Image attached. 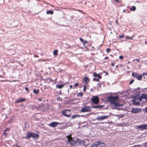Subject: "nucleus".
<instances>
[{"label": "nucleus", "instance_id": "obj_1", "mask_svg": "<svg viewBox=\"0 0 147 147\" xmlns=\"http://www.w3.org/2000/svg\"><path fill=\"white\" fill-rule=\"evenodd\" d=\"M119 98V96H113L111 95L107 97V99L110 102L111 107L112 109H121L119 107V103L116 102Z\"/></svg>", "mask_w": 147, "mask_h": 147}, {"label": "nucleus", "instance_id": "obj_2", "mask_svg": "<svg viewBox=\"0 0 147 147\" xmlns=\"http://www.w3.org/2000/svg\"><path fill=\"white\" fill-rule=\"evenodd\" d=\"M91 147H104L105 144L100 141H97L94 142L93 144L91 145Z\"/></svg>", "mask_w": 147, "mask_h": 147}, {"label": "nucleus", "instance_id": "obj_3", "mask_svg": "<svg viewBox=\"0 0 147 147\" xmlns=\"http://www.w3.org/2000/svg\"><path fill=\"white\" fill-rule=\"evenodd\" d=\"M92 102L94 104H98L99 103V98L97 96H93L91 99Z\"/></svg>", "mask_w": 147, "mask_h": 147}, {"label": "nucleus", "instance_id": "obj_4", "mask_svg": "<svg viewBox=\"0 0 147 147\" xmlns=\"http://www.w3.org/2000/svg\"><path fill=\"white\" fill-rule=\"evenodd\" d=\"M140 102H146L147 101V94H142L139 97Z\"/></svg>", "mask_w": 147, "mask_h": 147}, {"label": "nucleus", "instance_id": "obj_5", "mask_svg": "<svg viewBox=\"0 0 147 147\" xmlns=\"http://www.w3.org/2000/svg\"><path fill=\"white\" fill-rule=\"evenodd\" d=\"M142 109L140 108H133L132 109L131 112L133 114H136L141 112Z\"/></svg>", "mask_w": 147, "mask_h": 147}, {"label": "nucleus", "instance_id": "obj_6", "mask_svg": "<svg viewBox=\"0 0 147 147\" xmlns=\"http://www.w3.org/2000/svg\"><path fill=\"white\" fill-rule=\"evenodd\" d=\"M91 111V109L89 106H86L82 108L80 110V111L81 112H90Z\"/></svg>", "mask_w": 147, "mask_h": 147}, {"label": "nucleus", "instance_id": "obj_7", "mask_svg": "<svg viewBox=\"0 0 147 147\" xmlns=\"http://www.w3.org/2000/svg\"><path fill=\"white\" fill-rule=\"evenodd\" d=\"M109 116V115H106L102 116H98L96 118V119L99 121H101L104 119H107L108 118Z\"/></svg>", "mask_w": 147, "mask_h": 147}, {"label": "nucleus", "instance_id": "obj_8", "mask_svg": "<svg viewBox=\"0 0 147 147\" xmlns=\"http://www.w3.org/2000/svg\"><path fill=\"white\" fill-rule=\"evenodd\" d=\"M147 124L145 125H141L137 126V129H140L141 130H143L145 129H147Z\"/></svg>", "mask_w": 147, "mask_h": 147}, {"label": "nucleus", "instance_id": "obj_9", "mask_svg": "<svg viewBox=\"0 0 147 147\" xmlns=\"http://www.w3.org/2000/svg\"><path fill=\"white\" fill-rule=\"evenodd\" d=\"M60 123L58 122H53L49 124V126L52 127H57L58 125H60Z\"/></svg>", "mask_w": 147, "mask_h": 147}, {"label": "nucleus", "instance_id": "obj_10", "mask_svg": "<svg viewBox=\"0 0 147 147\" xmlns=\"http://www.w3.org/2000/svg\"><path fill=\"white\" fill-rule=\"evenodd\" d=\"M32 132L29 131L27 132L26 136L24 137V138L27 139H30L31 138H32Z\"/></svg>", "mask_w": 147, "mask_h": 147}, {"label": "nucleus", "instance_id": "obj_11", "mask_svg": "<svg viewBox=\"0 0 147 147\" xmlns=\"http://www.w3.org/2000/svg\"><path fill=\"white\" fill-rule=\"evenodd\" d=\"M76 141H74L71 139H69L67 141V143H69L70 144L72 145H74L75 144Z\"/></svg>", "mask_w": 147, "mask_h": 147}, {"label": "nucleus", "instance_id": "obj_12", "mask_svg": "<svg viewBox=\"0 0 147 147\" xmlns=\"http://www.w3.org/2000/svg\"><path fill=\"white\" fill-rule=\"evenodd\" d=\"M67 111H70V110L67 109L64 110L62 111V113L63 115L67 117H68L70 116V114L68 115L66 114V112Z\"/></svg>", "mask_w": 147, "mask_h": 147}, {"label": "nucleus", "instance_id": "obj_13", "mask_svg": "<svg viewBox=\"0 0 147 147\" xmlns=\"http://www.w3.org/2000/svg\"><path fill=\"white\" fill-rule=\"evenodd\" d=\"M28 107L29 109L32 110H34L38 108L35 105H29Z\"/></svg>", "mask_w": 147, "mask_h": 147}, {"label": "nucleus", "instance_id": "obj_14", "mask_svg": "<svg viewBox=\"0 0 147 147\" xmlns=\"http://www.w3.org/2000/svg\"><path fill=\"white\" fill-rule=\"evenodd\" d=\"M26 99L25 98H22L21 99H19L17 100H16L15 102V103H20L26 100Z\"/></svg>", "mask_w": 147, "mask_h": 147}, {"label": "nucleus", "instance_id": "obj_15", "mask_svg": "<svg viewBox=\"0 0 147 147\" xmlns=\"http://www.w3.org/2000/svg\"><path fill=\"white\" fill-rule=\"evenodd\" d=\"M103 105H97V106H92L91 107L92 108H99L101 109L102 108V107H103Z\"/></svg>", "mask_w": 147, "mask_h": 147}, {"label": "nucleus", "instance_id": "obj_16", "mask_svg": "<svg viewBox=\"0 0 147 147\" xmlns=\"http://www.w3.org/2000/svg\"><path fill=\"white\" fill-rule=\"evenodd\" d=\"M128 123H118L117 124V125L119 126H122L123 127H124L125 126H127Z\"/></svg>", "mask_w": 147, "mask_h": 147}, {"label": "nucleus", "instance_id": "obj_17", "mask_svg": "<svg viewBox=\"0 0 147 147\" xmlns=\"http://www.w3.org/2000/svg\"><path fill=\"white\" fill-rule=\"evenodd\" d=\"M83 81L85 82L86 84H88V82L89 81V79L88 77H84L83 79Z\"/></svg>", "mask_w": 147, "mask_h": 147}, {"label": "nucleus", "instance_id": "obj_18", "mask_svg": "<svg viewBox=\"0 0 147 147\" xmlns=\"http://www.w3.org/2000/svg\"><path fill=\"white\" fill-rule=\"evenodd\" d=\"M39 136V135L38 134L34 133L32 132V138H38Z\"/></svg>", "mask_w": 147, "mask_h": 147}, {"label": "nucleus", "instance_id": "obj_19", "mask_svg": "<svg viewBox=\"0 0 147 147\" xmlns=\"http://www.w3.org/2000/svg\"><path fill=\"white\" fill-rule=\"evenodd\" d=\"M64 86V84L57 85L56 87L58 88H63Z\"/></svg>", "mask_w": 147, "mask_h": 147}, {"label": "nucleus", "instance_id": "obj_20", "mask_svg": "<svg viewBox=\"0 0 147 147\" xmlns=\"http://www.w3.org/2000/svg\"><path fill=\"white\" fill-rule=\"evenodd\" d=\"M46 13L47 14H51L52 15L53 13V11L52 10H48L46 11Z\"/></svg>", "mask_w": 147, "mask_h": 147}, {"label": "nucleus", "instance_id": "obj_21", "mask_svg": "<svg viewBox=\"0 0 147 147\" xmlns=\"http://www.w3.org/2000/svg\"><path fill=\"white\" fill-rule=\"evenodd\" d=\"M115 116L116 117H118V119H119L121 117H123L124 116V115H121V114H116L115 115Z\"/></svg>", "mask_w": 147, "mask_h": 147}, {"label": "nucleus", "instance_id": "obj_22", "mask_svg": "<svg viewBox=\"0 0 147 147\" xmlns=\"http://www.w3.org/2000/svg\"><path fill=\"white\" fill-rule=\"evenodd\" d=\"M39 89L36 90L34 89L33 90V92L36 95L39 92Z\"/></svg>", "mask_w": 147, "mask_h": 147}, {"label": "nucleus", "instance_id": "obj_23", "mask_svg": "<svg viewBox=\"0 0 147 147\" xmlns=\"http://www.w3.org/2000/svg\"><path fill=\"white\" fill-rule=\"evenodd\" d=\"M142 75L140 74V75L137 76L136 77V79L138 80H142Z\"/></svg>", "mask_w": 147, "mask_h": 147}, {"label": "nucleus", "instance_id": "obj_24", "mask_svg": "<svg viewBox=\"0 0 147 147\" xmlns=\"http://www.w3.org/2000/svg\"><path fill=\"white\" fill-rule=\"evenodd\" d=\"M131 11H134L136 10V8L135 6H132L130 8Z\"/></svg>", "mask_w": 147, "mask_h": 147}, {"label": "nucleus", "instance_id": "obj_25", "mask_svg": "<svg viewBox=\"0 0 147 147\" xmlns=\"http://www.w3.org/2000/svg\"><path fill=\"white\" fill-rule=\"evenodd\" d=\"M136 100H133V104L135 105H138L140 104V103L138 102H136Z\"/></svg>", "mask_w": 147, "mask_h": 147}, {"label": "nucleus", "instance_id": "obj_26", "mask_svg": "<svg viewBox=\"0 0 147 147\" xmlns=\"http://www.w3.org/2000/svg\"><path fill=\"white\" fill-rule=\"evenodd\" d=\"M138 74L137 73H134V72H133L132 74V76L134 77H136L138 75Z\"/></svg>", "mask_w": 147, "mask_h": 147}, {"label": "nucleus", "instance_id": "obj_27", "mask_svg": "<svg viewBox=\"0 0 147 147\" xmlns=\"http://www.w3.org/2000/svg\"><path fill=\"white\" fill-rule=\"evenodd\" d=\"M71 116L72 117L71 119H74V118H76V117H80V115H78L76 114V115H72Z\"/></svg>", "mask_w": 147, "mask_h": 147}, {"label": "nucleus", "instance_id": "obj_28", "mask_svg": "<svg viewBox=\"0 0 147 147\" xmlns=\"http://www.w3.org/2000/svg\"><path fill=\"white\" fill-rule=\"evenodd\" d=\"M84 95V94L82 92H79L77 94V96L78 97L79 96H80L82 97Z\"/></svg>", "mask_w": 147, "mask_h": 147}, {"label": "nucleus", "instance_id": "obj_29", "mask_svg": "<svg viewBox=\"0 0 147 147\" xmlns=\"http://www.w3.org/2000/svg\"><path fill=\"white\" fill-rule=\"evenodd\" d=\"M134 99L133 100H139V97L138 98V95H136L134 96Z\"/></svg>", "mask_w": 147, "mask_h": 147}, {"label": "nucleus", "instance_id": "obj_30", "mask_svg": "<svg viewBox=\"0 0 147 147\" xmlns=\"http://www.w3.org/2000/svg\"><path fill=\"white\" fill-rule=\"evenodd\" d=\"M58 54V51L57 50H55L54 51L53 55H57Z\"/></svg>", "mask_w": 147, "mask_h": 147}, {"label": "nucleus", "instance_id": "obj_31", "mask_svg": "<svg viewBox=\"0 0 147 147\" xmlns=\"http://www.w3.org/2000/svg\"><path fill=\"white\" fill-rule=\"evenodd\" d=\"M90 115V114L89 113V114H86L85 115H80V116H81V117H87L89 116Z\"/></svg>", "mask_w": 147, "mask_h": 147}, {"label": "nucleus", "instance_id": "obj_32", "mask_svg": "<svg viewBox=\"0 0 147 147\" xmlns=\"http://www.w3.org/2000/svg\"><path fill=\"white\" fill-rule=\"evenodd\" d=\"M88 43V41L87 40H85L84 41L83 43V46H84L86 48L87 47L85 45V44Z\"/></svg>", "mask_w": 147, "mask_h": 147}, {"label": "nucleus", "instance_id": "obj_33", "mask_svg": "<svg viewBox=\"0 0 147 147\" xmlns=\"http://www.w3.org/2000/svg\"><path fill=\"white\" fill-rule=\"evenodd\" d=\"M93 81H96L97 82H98L99 81V79H98V78H94L93 79Z\"/></svg>", "mask_w": 147, "mask_h": 147}, {"label": "nucleus", "instance_id": "obj_34", "mask_svg": "<svg viewBox=\"0 0 147 147\" xmlns=\"http://www.w3.org/2000/svg\"><path fill=\"white\" fill-rule=\"evenodd\" d=\"M98 74H97L96 73H94L93 74V76H94L95 77H97Z\"/></svg>", "mask_w": 147, "mask_h": 147}, {"label": "nucleus", "instance_id": "obj_35", "mask_svg": "<svg viewBox=\"0 0 147 147\" xmlns=\"http://www.w3.org/2000/svg\"><path fill=\"white\" fill-rule=\"evenodd\" d=\"M110 51V48H107L106 49V52L107 53L109 52Z\"/></svg>", "mask_w": 147, "mask_h": 147}, {"label": "nucleus", "instance_id": "obj_36", "mask_svg": "<svg viewBox=\"0 0 147 147\" xmlns=\"http://www.w3.org/2000/svg\"><path fill=\"white\" fill-rule=\"evenodd\" d=\"M144 147H147V142L143 144Z\"/></svg>", "mask_w": 147, "mask_h": 147}, {"label": "nucleus", "instance_id": "obj_37", "mask_svg": "<svg viewBox=\"0 0 147 147\" xmlns=\"http://www.w3.org/2000/svg\"><path fill=\"white\" fill-rule=\"evenodd\" d=\"M8 131L9 130H8V129H5L4 130V133H3V134H8V133H6V131Z\"/></svg>", "mask_w": 147, "mask_h": 147}, {"label": "nucleus", "instance_id": "obj_38", "mask_svg": "<svg viewBox=\"0 0 147 147\" xmlns=\"http://www.w3.org/2000/svg\"><path fill=\"white\" fill-rule=\"evenodd\" d=\"M98 79H100L102 78V77L99 74H98V76H97Z\"/></svg>", "mask_w": 147, "mask_h": 147}, {"label": "nucleus", "instance_id": "obj_39", "mask_svg": "<svg viewBox=\"0 0 147 147\" xmlns=\"http://www.w3.org/2000/svg\"><path fill=\"white\" fill-rule=\"evenodd\" d=\"M48 79H49V81L48 82V83H49L50 82H53V80L49 78H48Z\"/></svg>", "mask_w": 147, "mask_h": 147}, {"label": "nucleus", "instance_id": "obj_40", "mask_svg": "<svg viewBox=\"0 0 147 147\" xmlns=\"http://www.w3.org/2000/svg\"><path fill=\"white\" fill-rule=\"evenodd\" d=\"M134 82V79L132 80L129 82V84H131Z\"/></svg>", "mask_w": 147, "mask_h": 147}, {"label": "nucleus", "instance_id": "obj_41", "mask_svg": "<svg viewBox=\"0 0 147 147\" xmlns=\"http://www.w3.org/2000/svg\"><path fill=\"white\" fill-rule=\"evenodd\" d=\"M86 85H85L84 86V88L83 89V90L84 91H86Z\"/></svg>", "mask_w": 147, "mask_h": 147}, {"label": "nucleus", "instance_id": "obj_42", "mask_svg": "<svg viewBox=\"0 0 147 147\" xmlns=\"http://www.w3.org/2000/svg\"><path fill=\"white\" fill-rule=\"evenodd\" d=\"M126 37L127 38V39H133V37L130 38L129 36H126Z\"/></svg>", "mask_w": 147, "mask_h": 147}, {"label": "nucleus", "instance_id": "obj_43", "mask_svg": "<svg viewBox=\"0 0 147 147\" xmlns=\"http://www.w3.org/2000/svg\"><path fill=\"white\" fill-rule=\"evenodd\" d=\"M142 76H147V73H145V72H144L142 74Z\"/></svg>", "mask_w": 147, "mask_h": 147}, {"label": "nucleus", "instance_id": "obj_44", "mask_svg": "<svg viewBox=\"0 0 147 147\" xmlns=\"http://www.w3.org/2000/svg\"><path fill=\"white\" fill-rule=\"evenodd\" d=\"M80 40L82 43H83V42H84L83 39L82 38H80Z\"/></svg>", "mask_w": 147, "mask_h": 147}, {"label": "nucleus", "instance_id": "obj_45", "mask_svg": "<svg viewBox=\"0 0 147 147\" xmlns=\"http://www.w3.org/2000/svg\"><path fill=\"white\" fill-rule=\"evenodd\" d=\"M74 85L75 87H76L77 86H78V83H76L74 84Z\"/></svg>", "mask_w": 147, "mask_h": 147}, {"label": "nucleus", "instance_id": "obj_46", "mask_svg": "<svg viewBox=\"0 0 147 147\" xmlns=\"http://www.w3.org/2000/svg\"><path fill=\"white\" fill-rule=\"evenodd\" d=\"M124 36V35L123 34H122V35H120L119 36V37L120 38H122Z\"/></svg>", "mask_w": 147, "mask_h": 147}, {"label": "nucleus", "instance_id": "obj_47", "mask_svg": "<svg viewBox=\"0 0 147 147\" xmlns=\"http://www.w3.org/2000/svg\"><path fill=\"white\" fill-rule=\"evenodd\" d=\"M143 110H145V113H147V106L145 108V109H143Z\"/></svg>", "mask_w": 147, "mask_h": 147}, {"label": "nucleus", "instance_id": "obj_48", "mask_svg": "<svg viewBox=\"0 0 147 147\" xmlns=\"http://www.w3.org/2000/svg\"><path fill=\"white\" fill-rule=\"evenodd\" d=\"M123 57L122 56H119V58L120 59H123Z\"/></svg>", "mask_w": 147, "mask_h": 147}, {"label": "nucleus", "instance_id": "obj_49", "mask_svg": "<svg viewBox=\"0 0 147 147\" xmlns=\"http://www.w3.org/2000/svg\"><path fill=\"white\" fill-rule=\"evenodd\" d=\"M97 86L98 87H100L101 86L100 84V83L97 84Z\"/></svg>", "mask_w": 147, "mask_h": 147}, {"label": "nucleus", "instance_id": "obj_50", "mask_svg": "<svg viewBox=\"0 0 147 147\" xmlns=\"http://www.w3.org/2000/svg\"><path fill=\"white\" fill-rule=\"evenodd\" d=\"M71 136V135H70L69 136H67V138L68 139V140L69 139H70L69 138L70 136Z\"/></svg>", "mask_w": 147, "mask_h": 147}, {"label": "nucleus", "instance_id": "obj_51", "mask_svg": "<svg viewBox=\"0 0 147 147\" xmlns=\"http://www.w3.org/2000/svg\"><path fill=\"white\" fill-rule=\"evenodd\" d=\"M44 80L45 82H47L49 80V79H48V78H47L45 79H44Z\"/></svg>", "mask_w": 147, "mask_h": 147}, {"label": "nucleus", "instance_id": "obj_52", "mask_svg": "<svg viewBox=\"0 0 147 147\" xmlns=\"http://www.w3.org/2000/svg\"><path fill=\"white\" fill-rule=\"evenodd\" d=\"M25 90H26V91H28V88L27 87H26L25 88Z\"/></svg>", "mask_w": 147, "mask_h": 147}, {"label": "nucleus", "instance_id": "obj_53", "mask_svg": "<svg viewBox=\"0 0 147 147\" xmlns=\"http://www.w3.org/2000/svg\"><path fill=\"white\" fill-rule=\"evenodd\" d=\"M134 61H140V59H136L135 60H134Z\"/></svg>", "mask_w": 147, "mask_h": 147}, {"label": "nucleus", "instance_id": "obj_54", "mask_svg": "<svg viewBox=\"0 0 147 147\" xmlns=\"http://www.w3.org/2000/svg\"><path fill=\"white\" fill-rule=\"evenodd\" d=\"M123 104H119V107H120V106H123Z\"/></svg>", "mask_w": 147, "mask_h": 147}, {"label": "nucleus", "instance_id": "obj_55", "mask_svg": "<svg viewBox=\"0 0 147 147\" xmlns=\"http://www.w3.org/2000/svg\"><path fill=\"white\" fill-rule=\"evenodd\" d=\"M111 65L113 66H114V63H111Z\"/></svg>", "mask_w": 147, "mask_h": 147}, {"label": "nucleus", "instance_id": "obj_56", "mask_svg": "<svg viewBox=\"0 0 147 147\" xmlns=\"http://www.w3.org/2000/svg\"><path fill=\"white\" fill-rule=\"evenodd\" d=\"M119 0H116L115 1L118 2V3H119Z\"/></svg>", "mask_w": 147, "mask_h": 147}, {"label": "nucleus", "instance_id": "obj_57", "mask_svg": "<svg viewBox=\"0 0 147 147\" xmlns=\"http://www.w3.org/2000/svg\"><path fill=\"white\" fill-rule=\"evenodd\" d=\"M108 74V72H106V73L105 74V75H106V76Z\"/></svg>", "mask_w": 147, "mask_h": 147}, {"label": "nucleus", "instance_id": "obj_58", "mask_svg": "<svg viewBox=\"0 0 147 147\" xmlns=\"http://www.w3.org/2000/svg\"><path fill=\"white\" fill-rule=\"evenodd\" d=\"M108 58V57H106L105 58V59H107Z\"/></svg>", "mask_w": 147, "mask_h": 147}, {"label": "nucleus", "instance_id": "obj_59", "mask_svg": "<svg viewBox=\"0 0 147 147\" xmlns=\"http://www.w3.org/2000/svg\"><path fill=\"white\" fill-rule=\"evenodd\" d=\"M69 87L70 88H71L73 87V86L72 85H71Z\"/></svg>", "mask_w": 147, "mask_h": 147}, {"label": "nucleus", "instance_id": "obj_60", "mask_svg": "<svg viewBox=\"0 0 147 147\" xmlns=\"http://www.w3.org/2000/svg\"><path fill=\"white\" fill-rule=\"evenodd\" d=\"M16 147H21L20 146L17 145L16 146Z\"/></svg>", "mask_w": 147, "mask_h": 147}, {"label": "nucleus", "instance_id": "obj_61", "mask_svg": "<svg viewBox=\"0 0 147 147\" xmlns=\"http://www.w3.org/2000/svg\"><path fill=\"white\" fill-rule=\"evenodd\" d=\"M145 43L146 44H147V41H146L145 42Z\"/></svg>", "mask_w": 147, "mask_h": 147}, {"label": "nucleus", "instance_id": "obj_62", "mask_svg": "<svg viewBox=\"0 0 147 147\" xmlns=\"http://www.w3.org/2000/svg\"><path fill=\"white\" fill-rule=\"evenodd\" d=\"M125 9H124L123 11V12H125Z\"/></svg>", "mask_w": 147, "mask_h": 147}, {"label": "nucleus", "instance_id": "obj_63", "mask_svg": "<svg viewBox=\"0 0 147 147\" xmlns=\"http://www.w3.org/2000/svg\"><path fill=\"white\" fill-rule=\"evenodd\" d=\"M137 89L138 90H140V88H138Z\"/></svg>", "mask_w": 147, "mask_h": 147}, {"label": "nucleus", "instance_id": "obj_64", "mask_svg": "<svg viewBox=\"0 0 147 147\" xmlns=\"http://www.w3.org/2000/svg\"><path fill=\"white\" fill-rule=\"evenodd\" d=\"M116 22L117 24V20H116Z\"/></svg>", "mask_w": 147, "mask_h": 147}]
</instances>
